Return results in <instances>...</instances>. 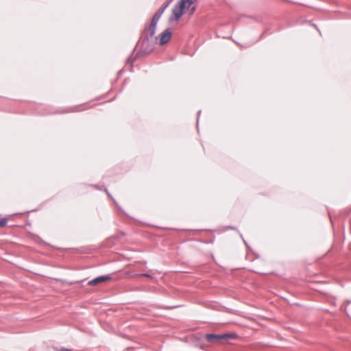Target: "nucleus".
<instances>
[{
	"label": "nucleus",
	"mask_w": 351,
	"mask_h": 351,
	"mask_svg": "<svg viewBox=\"0 0 351 351\" xmlns=\"http://www.w3.org/2000/svg\"><path fill=\"white\" fill-rule=\"evenodd\" d=\"M60 351H72V350H69V349L62 348L60 350Z\"/></svg>",
	"instance_id": "nucleus-8"
},
{
	"label": "nucleus",
	"mask_w": 351,
	"mask_h": 351,
	"mask_svg": "<svg viewBox=\"0 0 351 351\" xmlns=\"http://www.w3.org/2000/svg\"><path fill=\"white\" fill-rule=\"evenodd\" d=\"M163 10L156 12L152 18L149 27L145 29V34L147 38L152 37L155 34L157 23L158 22Z\"/></svg>",
	"instance_id": "nucleus-3"
},
{
	"label": "nucleus",
	"mask_w": 351,
	"mask_h": 351,
	"mask_svg": "<svg viewBox=\"0 0 351 351\" xmlns=\"http://www.w3.org/2000/svg\"><path fill=\"white\" fill-rule=\"evenodd\" d=\"M195 0H181L173 8L172 14L169 17L170 21H178L183 14L189 13L190 15L195 12L193 3Z\"/></svg>",
	"instance_id": "nucleus-1"
},
{
	"label": "nucleus",
	"mask_w": 351,
	"mask_h": 351,
	"mask_svg": "<svg viewBox=\"0 0 351 351\" xmlns=\"http://www.w3.org/2000/svg\"><path fill=\"white\" fill-rule=\"evenodd\" d=\"M8 221V219L7 217H4L0 220V228L5 227Z\"/></svg>",
	"instance_id": "nucleus-6"
},
{
	"label": "nucleus",
	"mask_w": 351,
	"mask_h": 351,
	"mask_svg": "<svg viewBox=\"0 0 351 351\" xmlns=\"http://www.w3.org/2000/svg\"><path fill=\"white\" fill-rule=\"evenodd\" d=\"M111 279L109 276H99L88 282V285L91 286L97 285L99 283L108 281Z\"/></svg>",
	"instance_id": "nucleus-5"
},
{
	"label": "nucleus",
	"mask_w": 351,
	"mask_h": 351,
	"mask_svg": "<svg viewBox=\"0 0 351 351\" xmlns=\"http://www.w3.org/2000/svg\"><path fill=\"white\" fill-rule=\"evenodd\" d=\"M237 335L235 333H226L222 335L206 334V339L210 342H219L220 341H228L230 339H236Z\"/></svg>",
	"instance_id": "nucleus-2"
},
{
	"label": "nucleus",
	"mask_w": 351,
	"mask_h": 351,
	"mask_svg": "<svg viewBox=\"0 0 351 351\" xmlns=\"http://www.w3.org/2000/svg\"><path fill=\"white\" fill-rule=\"evenodd\" d=\"M140 276H145V277H147V278H152V276L148 274H141Z\"/></svg>",
	"instance_id": "nucleus-7"
},
{
	"label": "nucleus",
	"mask_w": 351,
	"mask_h": 351,
	"mask_svg": "<svg viewBox=\"0 0 351 351\" xmlns=\"http://www.w3.org/2000/svg\"><path fill=\"white\" fill-rule=\"evenodd\" d=\"M171 38V32L169 29H166L160 35V45H162L167 43Z\"/></svg>",
	"instance_id": "nucleus-4"
}]
</instances>
